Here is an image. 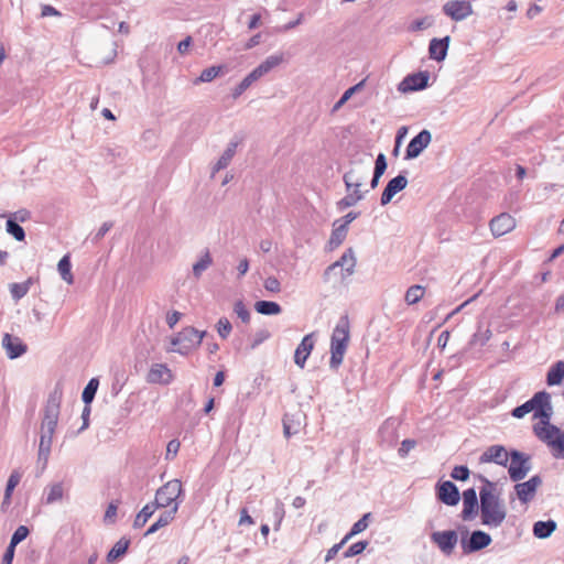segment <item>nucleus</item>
Instances as JSON below:
<instances>
[{
	"mask_svg": "<svg viewBox=\"0 0 564 564\" xmlns=\"http://www.w3.org/2000/svg\"><path fill=\"white\" fill-rule=\"evenodd\" d=\"M263 286L271 293H279L281 291V283L275 276H268L263 282Z\"/></svg>",
	"mask_w": 564,
	"mask_h": 564,
	"instance_id": "5fc2aeb1",
	"label": "nucleus"
},
{
	"mask_svg": "<svg viewBox=\"0 0 564 564\" xmlns=\"http://www.w3.org/2000/svg\"><path fill=\"white\" fill-rule=\"evenodd\" d=\"M285 511L283 503L278 501L274 509H273V518H274V530H279L280 525L283 521Z\"/></svg>",
	"mask_w": 564,
	"mask_h": 564,
	"instance_id": "603ef678",
	"label": "nucleus"
},
{
	"mask_svg": "<svg viewBox=\"0 0 564 564\" xmlns=\"http://www.w3.org/2000/svg\"><path fill=\"white\" fill-rule=\"evenodd\" d=\"M365 85V80H361L359 82L358 84H356L355 86L348 88L344 94L343 96L339 98V100L336 102L334 109L337 110L339 109L344 104H346L348 101V99H350V97L356 94L357 91H359Z\"/></svg>",
	"mask_w": 564,
	"mask_h": 564,
	"instance_id": "a18cd8bd",
	"label": "nucleus"
},
{
	"mask_svg": "<svg viewBox=\"0 0 564 564\" xmlns=\"http://www.w3.org/2000/svg\"><path fill=\"white\" fill-rule=\"evenodd\" d=\"M365 177L366 173H361L358 170L350 169L349 171H347L343 176L346 191L350 192L351 189H360Z\"/></svg>",
	"mask_w": 564,
	"mask_h": 564,
	"instance_id": "393cba45",
	"label": "nucleus"
},
{
	"mask_svg": "<svg viewBox=\"0 0 564 564\" xmlns=\"http://www.w3.org/2000/svg\"><path fill=\"white\" fill-rule=\"evenodd\" d=\"M205 335V330L200 332L192 326L185 327L178 333V339L182 343V347H170L167 348V351L177 352L182 356H186L192 350L200 346Z\"/></svg>",
	"mask_w": 564,
	"mask_h": 564,
	"instance_id": "423d86ee",
	"label": "nucleus"
},
{
	"mask_svg": "<svg viewBox=\"0 0 564 564\" xmlns=\"http://www.w3.org/2000/svg\"><path fill=\"white\" fill-rule=\"evenodd\" d=\"M429 74L426 72H420L408 75L400 84L399 90L402 93L416 91L424 89L429 83Z\"/></svg>",
	"mask_w": 564,
	"mask_h": 564,
	"instance_id": "2eb2a0df",
	"label": "nucleus"
},
{
	"mask_svg": "<svg viewBox=\"0 0 564 564\" xmlns=\"http://www.w3.org/2000/svg\"><path fill=\"white\" fill-rule=\"evenodd\" d=\"M213 264V257L208 250H205L193 264L192 273L196 280H199L203 273Z\"/></svg>",
	"mask_w": 564,
	"mask_h": 564,
	"instance_id": "a878e982",
	"label": "nucleus"
},
{
	"mask_svg": "<svg viewBox=\"0 0 564 564\" xmlns=\"http://www.w3.org/2000/svg\"><path fill=\"white\" fill-rule=\"evenodd\" d=\"M431 540L445 554H451L457 543L458 536L454 530L436 531L431 535Z\"/></svg>",
	"mask_w": 564,
	"mask_h": 564,
	"instance_id": "4468645a",
	"label": "nucleus"
},
{
	"mask_svg": "<svg viewBox=\"0 0 564 564\" xmlns=\"http://www.w3.org/2000/svg\"><path fill=\"white\" fill-rule=\"evenodd\" d=\"M509 460L508 473L510 479L512 481L524 479L531 470L530 456L519 451H511Z\"/></svg>",
	"mask_w": 564,
	"mask_h": 564,
	"instance_id": "0eeeda50",
	"label": "nucleus"
},
{
	"mask_svg": "<svg viewBox=\"0 0 564 564\" xmlns=\"http://www.w3.org/2000/svg\"><path fill=\"white\" fill-rule=\"evenodd\" d=\"M174 379L172 370L165 364H153L147 375V381L152 384H170Z\"/></svg>",
	"mask_w": 564,
	"mask_h": 564,
	"instance_id": "f8f14e48",
	"label": "nucleus"
},
{
	"mask_svg": "<svg viewBox=\"0 0 564 564\" xmlns=\"http://www.w3.org/2000/svg\"><path fill=\"white\" fill-rule=\"evenodd\" d=\"M130 544V540L121 538L107 554V561L113 562L124 555Z\"/></svg>",
	"mask_w": 564,
	"mask_h": 564,
	"instance_id": "c9c22d12",
	"label": "nucleus"
},
{
	"mask_svg": "<svg viewBox=\"0 0 564 564\" xmlns=\"http://www.w3.org/2000/svg\"><path fill=\"white\" fill-rule=\"evenodd\" d=\"M20 480H21L20 473L17 470L12 471V474L10 475V477L8 479L6 490H4L7 499H11L12 492H13L14 488L19 485Z\"/></svg>",
	"mask_w": 564,
	"mask_h": 564,
	"instance_id": "09e8293b",
	"label": "nucleus"
},
{
	"mask_svg": "<svg viewBox=\"0 0 564 564\" xmlns=\"http://www.w3.org/2000/svg\"><path fill=\"white\" fill-rule=\"evenodd\" d=\"M452 478L456 480H467L469 477V469L466 466H455L451 473Z\"/></svg>",
	"mask_w": 564,
	"mask_h": 564,
	"instance_id": "4d7b16f0",
	"label": "nucleus"
},
{
	"mask_svg": "<svg viewBox=\"0 0 564 564\" xmlns=\"http://www.w3.org/2000/svg\"><path fill=\"white\" fill-rule=\"evenodd\" d=\"M254 310L262 315H278L282 312L280 304L272 301H258L254 304Z\"/></svg>",
	"mask_w": 564,
	"mask_h": 564,
	"instance_id": "72a5a7b5",
	"label": "nucleus"
},
{
	"mask_svg": "<svg viewBox=\"0 0 564 564\" xmlns=\"http://www.w3.org/2000/svg\"><path fill=\"white\" fill-rule=\"evenodd\" d=\"M478 479L482 482V487L479 490L481 523L489 528H498L507 518L506 505L497 491L496 482L482 475H479Z\"/></svg>",
	"mask_w": 564,
	"mask_h": 564,
	"instance_id": "7ed1b4c3",
	"label": "nucleus"
},
{
	"mask_svg": "<svg viewBox=\"0 0 564 564\" xmlns=\"http://www.w3.org/2000/svg\"><path fill=\"white\" fill-rule=\"evenodd\" d=\"M350 337V325L347 315H343L332 334L329 366L336 370L343 362Z\"/></svg>",
	"mask_w": 564,
	"mask_h": 564,
	"instance_id": "20e7f679",
	"label": "nucleus"
},
{
	"mask_svg": "<svg viewBox=\"0 0 564 564\" xmlns=\"http://www.w3.org/2000/svg\"><path fill=\"white\" fill-rule=\"evenodd\" d=\"M367 545H368L367 541H358V542L351 544L344 552V557L345 558H349V557H352V556L361 554L366 550Z\"/></svg>",
	"mask_w": 564,
	"mask_h": 564,
	"instance_id": "de8ad7c7",
	"label": "nucleus"
},
{
	"mask_svg": "<svg viewBox=\"0 0 564 564\" xmlns=\"http://www.w3.org/2000/svg\"><path fill=\"white\" fill-rule=\"evenodd\" d=\"M395 421L394 420H387L382 426L380 427V436L382 442L387 443L389 446H393L397 441V434H395Z\"/></svg>",
	"mask_w": 564,
	"mask_h": 564,
	"instance_id": "7c9ffc66",
	"label": "nucleus"
},
{
	"mask_svg": "<svg viewBox=\"0 0 564 564\" xmlns=\"http://www.w3.org/2000/svg\"><path fill=\"white\" fill-rule=\"evenodd\" d=\"M156 509L159 508L153 502L147 503L137 514L133 522V527L137 529L142 528L147 523V521L152 517Z\"/></svg>",
	"mask_w": 564,
	"mask_h": 564,
	"instance_id": "f704fd0d",
	"label": "nucleus"
},
{
	"mask_svg": "<svg viewBox=\"0 0 564 564\" xmlns=\"http://www.w3.org/2000/svg\"><path fill=\"white\" fill-rule=\"evenodd\" d=\"M346 542L344 538L339 543L333 545L326 553L325 562L333 560Z\"/></svg>",
	"mask_w": 564,
	"mask_h": 564,
	"instance_id": "0e129e2a",
	"label": "nucleus"
},
{
	"mask_svg": "<svg viewBox=\"0 0 564 564\" xmlns=\"http://www.w3.org/2000/svg\"><path fill=\"white\" fill-rule=\"evenodd\" d=\"M180 446H181V444L177 440L170 441L166 446L165 459L166 460L174 459V457L176 456V454L180 451Z\"/></svg>",
	"mask_w": 564,
	"mask_h": 564,
	"instance_id": "bf43d9fd",
	"label": "nucleus"
},
{
	"mask_svg": "<svg viewBox=\"0 0 564 564\" xmlns=\"http://www.w3.org/2000/svg\"><path fill=\"white\" fill-rule=\"evenodd\" d=\"M270 337V333L267 329H261L254 335V339L251 344V348L254 349L257 346L262 344L265 339Z\"/></svg>",
	"mask_w": 564,
	"mask_h": 564,
	"instance_id": "e2e57ef3",
	"label": "nucleus"
},
{
	"mask_svg": "<svg viewBox=\"0 0 564 564\" xmlns=\"http://www.w3.org/2000/svg\"><path fill=\"white\" fill-rule=\"evenodd\" d=\"M99 386V381L97 378H91L87 386L85 387L82 399L85 404H90L96 395L97 389Z\"/></svg>",
	"mask_w": 564,
	"mask_h": 564,
	"instance_id": "58836bf2",
	"label": "nucleus"
},
{
	"mask_svg": "<svg viewBox=\"0 0 564 564\" xmlns=\"http://www.w3.org/2000/svg\"><path fill=\"white\" fill-rule=\"evenodd\" d=\"M365 198V193L361 189H352V192H347V195L339 199L336 204L338 210H344L346 208L355 206L359 200Z\"/></svg>",
	"mask_w": 564,
	"mask_h": 564,
	"instance_id": "c756f323",
	"label": "nucleus"
},
{
	"mask_svg": "<svg viewBox=\"0 0 564 564\" xmlns=\"http://www.w3.org/2000/svg\"><path fill=\"white\" fill-rule=\"evenodd\" d=\"M541 484H542V478L538 475L531 477L529 480H527L524 482H518L514 486V490H516V495H517L518 499L522 503H528L529 501H531L534 498L535 492H536L538 488L541 486Z\"/></svg>",
	"mask_w": 564,
	"mask_h": 564,
	"instance_id": "9b49d317",
	"label": "nucleus"
},
{
	"mask_svg": "<svg viewBox=\"0 0 564 564\" xmlns=\"http://www.w3.org/2000/svg\"><path fill=\"white\" fill-rule=\"evenodd\" d=\"M234 311L243 323L250 321V312L241 301L235 303Z\"/></svg>",
	"mask_w": 564,
	"mask_h": 564,
	"instance_id": "864d4df0",
	"label": "nucleus"
},
{
	"mask_svg": "<svg viewBox=\"0 0 564 564\" xmlns=\"http://www.w3.org/2000/svg\"><path fill=\"white\" fill-rule=\"evenodd\" d=\"M14 551H15V545L10 543L3 554L2 564H12V561L14 557Z\"/></svg>",
	"mask_w": 564,
	"mask_h": 564,
	"instance_id": "774afa93",
	"label": "nucleus"
},
{
	"mask_svg": "<svg viewBox=\"0 0 564 564\" xmlns=\"http://www.w3.org/2000/svg\"><path fill=\"white\" fill-rule=\"evenodd\" d=\"M449 44V36L443 39H433L429 45V54L432 59L441 62L445 59L447 55Z\"/></svg>",
	"mask_w": 564,
	"mask_h": 564,
	"instance_id": "5701e85b",
	"label": "nucleus"
},
{
	"mask_svg": "<svg viewBox=\"0 0 564 564\" xmlns=\"http://www.w3.org/2000/svg\"><path fill=\"white\" fill-rule=\"evenodd\" d=\"M554 520L538 521L533 524V535L538 539H547L556 530Z\"/></svg>",
	"mask_w": 564,
	"mask_h": 564,
	"instance_id": "c85d7f7f",
	"label": "nucleus"
},
{
	"mask_svg": "<svg viewBox=\"0 0 564 564\" xmlns=\"http://www.w3.org/2000/svg\"><path fill=\"white\" fill-rule=\"evenodd\" d=\"M387 170V159L383 153H379L376 162H375V170L373 174L382 176Z\"/></svg>",
	"mask_w": 564,
	"mask_h": 564,
	"instance_id": "6e6d98bb",
	"label": "nucleus"
},
{
	"mask_svg": "<svg viewBox=\"0 0 564 564\" xmlns=\"http://www.w3.org/2000/svg\"><path fill=\"white\" fill-rule=\"evenodd\" d=\"M491 536L481 531H474L468 541H462V549L465 553H474L487 547L491 543Z\"/></svg>",
	"mask_w": 564,
	"mask_h": 564,
	"instance_id": "ddd939ff",
	"label": "nucleus"
},
{
	"mask_svg": "<svg viewBox=\"0 0 564 564\" xmlns=\"http://www.w3.org/2000/svg\"><path fill=\"white\" fill-rule=\"evenodd\" d=\"M406 185L408 178L405 175L399 174L391 178L381 194L380 204L382 206L388 205L399 192L406 187Z\"/></svg>",
	"mask_w": 564,
	"mask_h": 564,
	"instance_id": "f3484780",
	"label": "nucleus"
},
{
	"mask_svg": "<svg viewBox=\"0 0 564 564\" xmlns=\"http://www.w3.org/2000/svg\"><path fill=\"white\" fill-rule=\"evenodd\" d=\"M72 264H70V260H69V256L66 254L64 256L58 264H57V270L62 276V279L68 283V284H72L74 282V276L72 274Z\"/></svg>",
	"mask_w": 564,
	"mask_h": 564,
	"instance_id": "e433bc0d",
	"label": "nucleus"
},
{
	"mask_svg": "<svg viewBox=\"0 0 564 564\" xmlns=\"http://www.w3.org/2000/svg\"><path fill=\"white\" fill-rule=\"evenodd\" d=\"M113 224L111 221L104 223L94 237V241H99L111 228Z\"/></svg>",
	"mask_w": 564,
	"mask_h": 564,
	"instance_id": "69168bd1",
	"label": "nucleus"
},
{
	"mask_svg": "<svg viewBox=\"0 0 564 564\" xmlns=\"http://www.w3.org/2000/svg\"><path fill=\"white\" fill-rule=\"evenodd\" d=\"M178 510V503H175L170 510L164 511L160 514L159 519L150 525V528L147 530L145 535H150L155 533L161 528L166 527L170 524Z\"/></svg>",
	"mask_w": 564,
	"mask_h": 564,
	"instance_id": "b1692460",
	"label": "nucleus"
},
{
	"mask_svg": "<svg viewBox=\"0 0 564 564\" xmlns=\"http://www.w3.org/2000/svg\"><path fill=\"white\" fill-rule=\"evenodd\" d=\"M443 12L454 21H463L473 14V7L465 0H451L443 6Z\"/></svg>",
	"mask_w": 564,
	"mask_h": 564,
	"instance_id": "1a4fd4ad",
	"label": "nucleus"
},
{
	"mask_svg": "<svg viewBox=\"0 0 564 564\" xmlns=\"http://www.w3.org/2000/svg\"><path fill=\"white\" fill-rule=\"evenodd\" d=\"M231 329H232V326H231L230 322L228 321V318L221 317L218 321V323H217V332H218V335L223 339H226L229 336V334L231 333Z\"/></svg>",
	"mask_w": 564,
	"mask_h": 564,
	"instance_id": "3c124183",
	"label": "nucleus"
},
{
	"mask_svg": "<svg viewBox=\"0 0 564 564\" xmlns=\"http://www.w3.org/2000/svg\"><path fill=\"white\" fill-rule=\"evenodd\" d=\"M437 498L447 506H456L459 501V491L455 484L449 480L437 486Z\"/></svg>",
	"mask_w": 564,
	"mask_h": 564,
	"instance_id": "6ab92c4d",
	"label": "nucleus"
},
{
	"mask_svg": "<svg viewBox=\"0 0 564 564\" xmlns=\"http://www.w3.org/2000/svg\"><path fill=\"white\" fill-rule=\"evenodd\" d=\"M564 378V361H556L546 373L547 386H557Z\"/></svg>",
	"mask_w": 564,
	"mask_h": 564,
	"instance_id": "2f4dec72",
	"label": "nucleus"
},
{
	"mask_svg": "<svg viewBox=\"0 0 564 564\" xmlns=\"http://www.w3.org/2000/svg\"><path fill=\"white\" fill-rule=\"evenodd\" d=\"M223 70V66H210L208 68H205L198 78L194 80V84L199 83H209L213 79H215L220 72Z\"/></svg>",
	"mask_w": 564,
	"mask_h": 564,
	"instance_id": "37998d69",
	"label": "nucleus"
},
{
	"mask_svg": "<svg viewBox=\"0 0 564 564\" xmlns=\"http://www.w3.org/2000/svg\"><path fill=\"white\" fill-rule=\"evenodd\" d=\"M64 497V486L62 482L51 484L45 488V503L53 505L61 501Z\"/></svg>",
	"mask_w": 564,
	"mask_h": 564,
	"instance_id": "473e14b6",
	"label": "nucleus"
},
{
	"mask_svg": "<svg viewBox=\"0 0 564 564\" xmlns=\"http://www.w3.org/2000/svg\"><path fill=\"white\" fill-rule=\"evenodd\" d=\"M489 226L492 235L500 237L510 232L516 227V220L511 215L502 213L492 218Z\"/></svg>",
	"mask_w": 564,
	"mask_h": 564,
	"instance_id": "a211bd4d",
	"label": "nucleus"
},
{
	"mask_svg": "<svg viewBox=\"0 0 564 564\" xmlns=\"http://www.w3.org/2000/svg\"><path fill=\"white\" fill-rule=\"evenodd\" d=\"M2 347L6 349L10 359L18 358L26 351V346L22 340L10 334H4L2 338Z\"/></svg>",
	"mask_w": 564,
	"mask_h": 564,
	"instance_id": "4be33fe9",
	"label": "nucleus"
},
{
	"mask_svg": "<svg viewBox=\"0 0 564 564\" xmlns=\"http://www.w3.org/2000/svg\"><path fill=\"white\" fill-rule=\"evenodd\" d=\"M283 54H273L268 56L262 63L271 72L273 68L278 67L283 62Z\"/></svg>",
	"mask_w": 564,
	"mask_h": 564,
	"instance_id": "13d9d810",
	"label": "nucleus"
},
{
	"mask_svg": "<svg viewBox=\"0 0 564 564\" xmlns=\"http://www.w3.org/2000/svg\"><path fill=\"white\" fill-rule=\"evenodd\" d=\"M357 259L355 251L352 248H348L337 261L326 268L324 279L327 281L329 279V274L337 268L341 269V279H346L354 274Z\"/></svg>",
	"mask_w": 564,
	"mask_h": 564,
	"instance_id": "6e6552de",
	"label": "nucleus"
},
{
	"mask_svg": "<svg viewBox=\"0 0 564 564\" xmlns=\"http://www.w3.org/2000/svg\"><path fill=\"white\" fill-rule=\"evenodd\" d=\"M463 511L462 518L463 520H471L477 514V510L479 508L477 492L474 488L466 489L463 492Z\"/></svg>",
	"mask_w": 564,
	"mask_h": 564,
	"instance_id": "412c9836",
	"label": "nucleus"
},
{
	"mask_svg": "<svg viewBox=\"0 0 564 564\" xmlns=\"http://www.w3.org/2000/svg\"><path fill=\"white\" fill-rule=\"evenodd\" d=\"M371 517V513H365L354 525L351 527V530L349 533L345 535V541H348L354 535L359 534L360 532L365 531L369 525V518Z\"/></svg>",
	"mask_w": 564,
	"mask_h": 564,
	"instance_id": "a19ab883",
	"label": "nucleus"
},
{
	"mask_svg": "<svg viewBox=\"0 0 564 564\" xmlns=\"http://www.w3.org/2000/svg\"><path fill=\"white\" fill-rule=\"evenodd\" d=\"M29 533H30V531H29L28 527H25V525L18 527L11 536L10 543L17 546L19 543H21L23 540L26 539Z\"/></svg>",
	"mask_w": 564,
	"mask_h": 564,
	"instance_id": "8fccbe9b",
	"label": "nucleus"
},
{
	"mask_svg": "<svg viewBox=\"0 0 564 564\" xmlns=\"http://www.w3.org/2000/svg\"><path fill=\"white\" fill-rule=\"evenodd\" d=\"M531 412L533 419H539V423L533 425L535 436L552 449V455L555 458H564V432L551 424L553 415L551 394L546 391L534 393L530 400L514 408L511 415L516 419H523Z\"/></svg>",
	"mask_w": 564,
	"mask_h": 564,
	"instance_id": "f257e3e1",
	"label": "nucleus"
},
{
	"mask_svg": "<svg viewBox=\"0 0 564 564\" xmlns=\"http://www.w3.org/2000/svg\"><path fill=\"white\" fill-rule=\"evenodd\" d=\"M257 79L249 73L234 89L231 96L234 99L240 97Z\"/></svg>",
	"mask_w": 564,
	"mask_h": 564,
	"instance_id": "c03bdc74",
	"label": "nucleus"
},
{
	"mask_svg": "<svg viewBox=\"0 0 564 564\" xmlns=\"http://www.w3.org/2000/svg\"><path fill=\"white\" fill-rule=\"evenodd\" d=\"M424 288L422 285L415 284L410 286L406 292L404 300L409 305L416 304L424 295Z\"/></svg>",
	"mask_w": 564,
	"mask_h": 564,
	"instance_id": "4c0bfd02",
	"label": "nucleus"
},
{
	"mask_svg": "<svg viewBox=\"0 0 564 564\" xmlns=\"http://www.w3.org/2000/svg\"><path fill=\"white\" fill-rule=\"evenodd\" d=\"M347 234L348 228L345 227V224H339L335 220L333 223V230L328 241L330 249L338 248L346 239Z\"/></svg>",
	"mask_w": 564,
	"mask_h": 564,
	"instance_id": "bb28decb",
	"label": "nucleus"
},
{
	"mask_svg": "<svg viewBox=\"0 0 564 564\" xmlns=\"http://www.w3.org/2000/svg\"><path fill=\"white\" fill-rule=\"evenodd\" d=\"M432 134L429 130L424 129L419 132L414 138L409 142L405 150V159L412 160L417 158L431 143Z\"/></svg>",
	"mask_w": 564,
	"mask_h": 564,
	"instance_id": "9d476101",
	"label": "nucleus"
},
{
	"mask_svg": "<svg viewBox=\"0 0 564 564\" xmlns=\"http://www.w3.org/2000/svg\"><path fill=\"white\" fill-rule=\"evenodd\" d=\"M431 25H432V20L430 18L425 17L422 19L414 20L410 25V30L411 31H422V30L427 29Z\"/></svg>",
	"mask_w": 564,
	"mask_h": 564,
	"instance_id": "052dcab7",
	"label": "nucleus"
},
{
	"mask_svg": "<svg viewBox=\"0 0 564 564\" xmlns=\"http://www.w3.org/2000/svg\"><path fill=\"white\" fill-rule=\"evenodd\" d=\"M415 445H416V442L414 440H409V438L404 440L401 443V446L398 451L399 455L401 457H405L409 454V452L415 447Z\"/></svg>",
	"mask_w": 564,
	"mask_h": 564,
	"instance_id": "680f3d73",
	"label": "nucleus"
},
{
	"mask_svg": "<svg viewBox=\"0 0 564 564\" xmlns=\"http://www.w3.org/2000/svg\"><path fill=\"white\" fill-rule=\"evenodd\" d=\"M237 145H238L237 142H230L227 145L226 150L224 151V153L220 155V158L214 165L212 176H214L216 172L226 169L230 164V162L236 153Z\"/></svg>",
	"mask_w": 564,
	"mask_h": 564,
	"instance_id": "cd10ccee",
	"label": "nucleus"
},
{
	"mask_svg": "<svg viewBox=\"0 0 564 564\" xmlns=\"http://www.w3.org/2000/svg\"><path fill=\"white\" fill-rule=\"evenodd\" d=\"M30 280L22 283L10 284V293L14 301H19L24 297L30 290Z\"/></svg>",
	"mask_w": 564,
	"mask_h": 564,
	"instance_id": "79ce46f5",
	"label": "nucleus"
},
{
	"mask_svg": "<svg viewBox=\"0 0 564 564\" xmlns=\"http://www.w3.org/2000/svg\"><path fill=\"white\" fill-rule=\"evenodd\" d=\"M61 12L57 11L54 7L51 4H43L41 8V17H59Z\"/></svg>",
	"mask_w": 564,
	"mask_h": 564,
	"instance_id": "338daca9",
	"label": "nucleus"
},
{
	"mask_svg": "<svg viewBox=\"0 0 564 564\" xmlns=\"http://www.w3.org/2000/svg\"><path fill=\"white\" fill-rule=\"evenodd\" d=\"M182 494L183 486L181 480L172 479L156 490L153 503L158 508H172L175 503L180 505L178 498Z\"/></svg>",
	"mask_w": 564,
	"mask_h": 564,
	"instance_id": "39448f33",
	"label": "nucleus"
},
{
	"mask_svg": "<svg viewBox=\"0 0 564 564\" xmlns=\"http://www.w3.org/2000/svg\"><path fill=\"white\" fill-rule=\"evenodd\" d=\"M315 341H314V334H307L303 337L302 341L299 344V346L295 349L294 352V362L300 368H304L305 362L311 355L313 348H314Z\"/></svg>",
	"mask_w": 564,
	"mask_h": 564,
	"instance_id": "aec40b11",
	"label": "nucleus"
},
{
	"mask_svg": "<svg viewBox=\"0 0 564 564\" xmlns=\"http://www.w3.org/2000/svg\"><path fill=\"white\" fill-rule=\"evenodd\" d=\"M62 395V389L56 386L50 393L42 411L37 451V465L41 467V471L45 470L51 455L53 436L57 427L61 412Z\"/></svg>",
	"mask_w": 564,
	"mask_h": 564,
	"instance_id": "f03ea898",
	"label": "nucleus"
},
{
	"mask_svg": "<svg viewBox=\"0 0 564 564\" xmlns=\"http://www.w3.org/2000/svg\"><path fill=\"white\" fill-rule=\"evenodd\" d=\"M491 337V330L489 328H486L481 330L480 328L473 335V338L470 340L471 345H479L485 346L487 341Z\"/></svg>",
	"mask_w": 564,
	"mask_h": 564,
	"instance_id": "49530a36",
	"label": "nucleus"
},
{
	"mask_svg": "<svg viewBox=\"0 0 564 564\" xmlns=\"http://www.w3.org/2000/svg\"><path fill=\"white\" fill-rule=\"evenodd\" d=\"M510 453L502 445L489 446L479 457L480 463H496L503 467L509 462Z\"/></svg>",
	"mask_w": 564,
	"mask_h": 564,
	"instance_id": "dca6fc26",
	"label": "nucleus"
},
{
	"mask_svg": "<svg viewBox=\"0 0 564 564\" xmlns=\"http://www.w3.org/2000/svg\"><path fill=\"white\" fill-rule=\"evenodd\" d=\"M6 229L15 240L23 241L25 239L24 229L14 219L9 218L7 220Z\"/></svg>",
	"mask_w": 564,
	"mask_h": 564,
	"instance_id": "ea45409f",
	"label": "nucleus"
}]
</instances>
